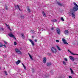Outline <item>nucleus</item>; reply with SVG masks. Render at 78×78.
<instances>
[{
    "label": "nucleus",
    "mask_w": 78,
    "mask_h": 78,
    "mask_svg": "<svg viewBox=\"0 0 78 78\" xmlns=\"http://www.w3.org/2000/svg\"><path fill=\"white\" fill-rule=\"evenodd\" d=\"M68 51H69V53H71V54L72 55V53H72V52H71L69 50H68Z\"/></svg>",
    "instance_id": "nucleus-34"
},
{
    "label": "nucleus",
    "mask_w": 78,
    "mask_h": 78,
    "mask_svg": "<svg viewBox=\"0 0 78 78\" xmlns=\"http://www.w3.org/2000/svg\"><path fill=\"white\" fill-rule=\"evenodd\" d=\"M23 67H24V69L25 70H26V67L25 66H24Z\"/></svg>",
    "instance_id": "nucleus-43"
},
{
    "label": "nucleus",
    "mask_w": 78,
    "mask_h": 78,
    "mask_svg": "<svg viewBox=\"0 0 78 78\" xmlns=\"http://www.w3.org/2000/svg\"><path fill=\"white\" fill-rule=\"evenodd\" d=\"M34 41H35V42H37V40H36V39H35V40H34Z\"/></svg>",
    "instance_id": "nucleus-41"
},
{
    "label": "nucleus",
    "mask_w": 78,
    "mask_h": 78,
    "mask_svg": "<svg viewBox=\"0 0 78 78\" xmlns=\"http://www.w3.org/2000/svg\"><path fill=\"white\" fill-rule=\"evenodd\" d=\"M21 35L23 39H25V35H24L23 34H21Z\"/></svg>",
    "instance_id": "nucleus-13"
},
{
    "label": "nucleus",
    "mask_w": 78,
    "mask_h": 78,
    "mask_svg": "<svg viewBox=\"0 0 78 78\" xmlns=\"http://www.w3.org/2000/svg\"><path fill=\"white\" fill-rule=\"evenodd\" d=\"M64 44H68V43H67V42L66 41H64V42H63Z\"/></svg>",
    "instance_id": "nucleus-32"
},
{
    "label": "nucleus",
    "mask_w": 78,
    "mask_h": 78,
    "mask_svg": "<svg viewBox=\"0 0 78 78\" xmlns=\"http://www.w3.org/2000/svg\"><path fill=\"white\" fill-rule=\"evenodd\" d=\"M4 42L5 44H8V42H7L5 41H4Z\"/></svg>",
    "instance_id": "nucleus-30"
},
{
    "label": "nucleus",
    "mask_w": 78,
    "mask_h": 78,
    "mask_svg": "<svg viewBox=\"0 0 78 78\" xmlns=\"http://www.w3.org/2000/svg\"><path fill=\"white\" fill-rule=\"evenodd\" d=\"M2 69V68L1 67H0V69Z\"/></svg>",
    "instance_id": "nucleus-52"
},
{
    "label": "nucleus",
    "mask_w": 78,
    "mask_h": 78,
    "mask_svg": "<svg viewBox=\"0 0 78 78\" xmlns=\"http://www.w3.org/2000/svg\"><path fill=\"white\" fill-rule=\"evenodd\" d=\"M46 61H47V58H46L45 57H44V60L43 61V63H44V64L46 63Z\"/></svg>",
    "instance_id": "nucleus-11"
},
{
    "label": "nucleus",
    "mask_w": 78,
    "mask_h": 78,
    "mask_svg": "<svg viewBox=\"0 0 78 78\" xmlns=\"http://www.w3.org/2000/svg\"><path fill=\"white\" fill-rule=\"evenodd\" d=\"M57 5H58L59 6H63V7H64V5H62L61 3H60L59 2H57Z\"/></svg>",
    "instance_id": "nucleus-5"
},
{
    "label": "nucleus",
    "mask_w": 78,
    "mask_h": 78,
    "mask_svg": "<svg viewBox=\"0 0 78 78\" xmlns=\"http://www.w3.org/2000/svg\"><path fill=\"white\" fill-rule=\"evenodd\" d=\"M57 47L58 48V50H59L60 51H61V49L58 46H57Z\"/></svg>",
    "instance_id": "nucleus-27"
},
{
    "label": "nucleus",
    "mask_w": 78,
    "mask_h": 78,
    "mask_svg": "<svg viewBox=\"0 0 78 78\" xmlns=\"http://www.w3.org/2000/svg\"><path fill=\"white\" fill-rule=\"evenodd\" d=\"M20 17L21 19H24V16H23V15H21Z\"/></svg>",
    "instance_id": "nucleus-21"
},
{
    "label": "nucleus",
    "mask_w": 78,
    "mask_h": 78,
    "mask_svg": "<svg viewBox=\"0 0 78 78\" xmlns=\"http://www.w3.org/2000/svg\"><path fill=\"white\" fill-rule=\"evenodd\" d=\"M51 30H54V28H53V27H52V28H51Z\"/></svg>",
    "instance_id": "nucleus-40"
},
{
    "label": "nucleus",
    "mask_w": 78,
    "mask_h": 78,
    "mask_svg": "<svg viewBox=\"0 0 78 78\" xmlns=\"http://www.w3.org/2000/svg\"><path fill=\"white\" fill-rule=\"evenodd\" d=\"M3 46V44H2V43H0V47L2 48Z\"/></svg>",
    "instance_id": "nucleus-22"
},
{
    "label": "nucleus",
    "mask_w": 78,
    "mask_h": 78,
    "mask_svg": "<svg viewBox=\"0 0 78 78\" xmlns=\"http://www.w3.org/2000/svg\"><path fill=\"white\" fill-rule=\"evenodd\" d=\"M32 38H34V36H32Z\"/></svg>",
    "instance_id": "nucleus-47"
},
{
    "label": "nucleus",
    "mask_w": 78,
    "mask_h": 78,
    "mask_svg": "<svg viewBox=\"0 0 78 78\" xmlns=\"http://www.w3.org/2000/svg\"><path fill=\"white\" fill-rule=\"evenodd\" d=\"M62 41L64 42L66 41V40L65 39H64V38H62Z\"/></svg>",
    "instance_id": "nucleus-33"
},
{
    "label": "nucleus",
    "mask_w": 78,
    "mask_h": 78,
    "mask_svg": "<svg viewBox=\"0 0 78 78\" xmlns=\"http://www.w3.org/2000/svg\"><path fill=\"white\" fill-rule=\"evenodd\" d=\"M70 70H71V71H72V68H70Z\"/></svg>",
    "instance_id": "nucleus-48"
},
{
    "label": "nucleus",
    "mask_w": 78,
    "mask_h": 78,
    "mask_svg": "<svg viewBox=\"0 0 78 78\" xmlns=\"http://www.w3.org/2000/svg\"><path fill=\"white\" fill-rule=\"evenodd\" d=\"M32 70H33V72H34V71H33V70H34V69H32Z\"/></svg>",
    "instance_id": "nucleus-50"
},
{
    "label": "nucleus",
    "mask_w": 78,
    "mask_h": 78,
    "mask_svg": "<svg viewBox=\"0 0 78 78\" xmlns=\"http://www.w3.org/2000/svg\"><path fill=\"white\" fill-rule=\"evenodd\" d=\"M4 72L5 73V75H8V73H7L6 71H4Z\"/></svg>",
    "instance_id": "nucleus-24"
},
{
    "label": "nucleus",
    "mask_w": 78,
    "mask_h": 78,
    "mask_svg": "<svg viewBox=\"0 0 78 78\" xmlns=\"http://www.w3.org/2000/svg\"><path fill=\"white\" fill-rule=\"evenodd\" d=\"M8 28L9 30L10 31H12L11 29L10 28V27H8Z\"/></svg>",
    "instance_id": "nucleus-39"
},
{
    "label": "nucleus",
    "mask_w": 78,
    "mask_h": 78,
    "mask_svg": "<svg viewBox=\"0 0 78 78\" xmlns=\"http://www.w3.org/2000/svg\"><path fill=\"white\" fill-rule=\"evenodd\" d=\"M57 21H58L57 20L55 19L52 20H51V21H52V22H57Z\"/></svg>",
    "instance_id": "nucleus-17"
},
{
    "label": "nucleus",
    "mask_w": 78,
    "mask_h": 78,
    "mask_svg": "<svg viewBox=\"0 0 78 78\" xmlns=\"http://www.w3.org/2000/svg\"><path fill=\"white\" fill-rule=\"evenodd\" d=\"M29 55L31 60H33V57H32V56H31V55L30 54H29Z\"/></svg>",
    "instance_id": "nucleus-19"
},
{
    "label": "nucleus",
    "mask_w": 78,
    "mask_h": 78,
    "mask_svg": "<svg viewBox=\"0 0 78 78\" xmlns=\"http://www.w3.org/2000/svg\"><path fill=\"white\" fill-rule=\"evenodd\" d=\"M74 59L76 60V61L74 62L75 64H77L78 63V58H74Z\"/></svg>",
    "instance_id": "nucleus-6"
},
{
    "label": "nucleus",
    "mask_w": 78,
    "mask_h": 78,
    "mask_svg": "<svg viewBox=\"0 0 78 78\" xmlns=\"http://www.w3.org/2000/svg\"><path fill=\"white\" fill-rule=\"evenodd\" d=\"M63 63V64L64 65H65V66H66V62H65L64 61H62Z\"/></svg>",
    "instance_id": "nucleus-23"
},
{
    "label": "nucleus",
    "mask_w": 78,
    "mask_h": 78,
    "mask_svg": "<svg viewBox=\"0 0 78 78\" xmlns=\"http://www.w3.org/2000/svg\"><path fill=\"white\" fill-rule=\"evenodd\" d=\"M42 14H43V15L44 17H46V14H45V13L44 12L42 11Z\"/></svg>",
    "instance_id": "nucleus-12"
},
{
    "label": "nucleus",
    "mask_w": 78,
    "mask_h": 78,
    "mask_svg": "<svg viewBox=\"0 0 78 78\" xmlns=\"http://www.w3.org/2000/svg\"><path fill=\"white\" fill-rule=\"evenodd\" d=\"M56 42L58 43L59 42V40H56Z\"/></svg>",
    "instance_id": "nucleus-37"
},
{
    "label": "nucleus",
    "mask_w": 78,
    "mask_h": 78,
    "mask_svg": "<svg viewBox=\"0 0 78 78\" xmlns=\"http://www.w3.org/2000/svg\"><path fill=\"white\" fill-rule=\"evenodd\" d=\"M56 30L58 34H60L61 30H60V29L59 28H57Z\"/></svg>",
    "instance_id": "nucleus-4"
},
{
    "label": "nucleus",
    "mask_w": 78,
    "mask_h": 78,
    "mask_svg": "<svg viewBox=\"0 0 78 78\" xmlns=\"http://www.w3.org/2000/svg\"><path fill=\"white\" fill-rule=\"evenodd\" d=\"M64 33L66 34V35H67L68 33H69V31L67 30H65V31L64 32Z\"/></svg>",
    "instance_id": "nucleus-10"
},
{
    "label": "nucleus",
    "mask_w": 78,
    "mask_h": 78,
    "mask_svg": "<svg viewBox=\"0 0 78 78\" xmlns=\"http://www.w3.org/2000/svg\"><path fill=\"white\" fill-rule=\"evenodd\" d=\"M9 36L11 37H14V35L12 34H9Z\"/></svg>",
    "instance_id": "nucleus-9"
},
{
    "label": "nucleus",
    "mask_w": 78,
    "mask_h": 78,
    "mask_svg": "<svg viewBox=\"0 0 78 78\" xmlns=\"http://www.w3.org/2000/svg\"><path fill=\"white\" fill-rule=\"evenodd\" d=\"M31 31H32V34H34V33H35V32L34 31V30H31Z\"/></svg>",
    "instance_id": "nucleus-25"
},
{
    "label": "nucleus",
    "mask_w": 78,
    "mask_h": 78,
    "mask_svg": "<svg viewBox=\"0 0 78 78\" xmlns=\"http://www.w3.org/2000/svg\"><path fill=\"white\" fill-rule=\"evenodd\" d=\"M71 71V73H72L73 75L74 73H73V70Z\"/></svg>",
    "instance_id": "nucleus-35"
},
{
    "label": "nucleus",
    "mask_w": 78,
    "mask_h": 78,
    "mask_svg": "<svg viewBox=\"0 0 78 78\" xmlns=\"http://www.w3.org/2000/svg\"><path fill=\"white\" fill-rule=\"evenodd\" d=\"M20 62V60H18V61L16 62V64L17 65H18Z\"/></svg>",
    "instance_id": "nucleus-15"
},
{
    "label": "nucleus",
    "mask_w": 78,
    "mask_h": 78,
    "mask_svg": "<svg viewBox=\"0 0 78 78\" xmlns=\"http://www.w3.org/2000/svg\"><path fill=\"white\" fill-rule=\"evenodd\" d=\"M15 51L17 53L20 54V55H22V52H21L20 51V50H19L18 49L16 48Z\"/></svg>",
    "instance_id": "nucleus-3"
},
{
    "label": "nucleus",
    "mask_w": 78,
    "mask_h": 78,
    "mask_svg": "<svg viewBox=\"0 0 78 78\" xmlns=\"http://www.w3.org/2000/svg\"><path fill=\"white\" fill-rule=\"evenodd\" d=\"M73 4H74L75 6L77 7H78V5L76 4L75 2H73Z\"/></svg>",
    "instance_id": "nucleus-20"
},
{
    "label": "nucleus",
    "mask_w": 78,
    "mask_h": 78,
    "mask_svg": "<svg viewBox=\"0 0 78 78\" xmlns=\"http://www.w3.org/2000/svg\"><path fill=\"white\" fill-rule=\"evenodd\" d=\"M61 20H62L63 22H64V19L63 17H62L61 18Z\"/></svg>",
    "instance_id": "nucleus-28"
},
{
    "label": "nucleus",
    "mask_w": 78,
    "mask_h": 78,
    "mask_svg": "<svg viewBox=\"0 0 78 78\" xmlns=\"http://www.w3.org/2000/svg\"><path fill=\"white\" fill-rule=\"evenodd\" d=\"M69 58L70 59H71V61H74V60L75 59V58H74V57L73 56H69Z\"/></svg>",
    "instance_id": "nucleus-7"
},
{
    "label": "nucleus",
    "mask_w": 78,
    "mask_h": 78,
    "mask_svg": "<svg viewBox=\"0 0 78 78\" xmlns=\"http://www.w3.org/2000/svg\"><path fill=\"white\" fill-rule=\"evenodd\" d=\"M14 6H15V8H17V7L16 6V5H14Z\"/></svg>",
    "instance_id": "nucleus-46"
},
{
    "label": "nucleus",
    "mask_w": 78,
    "mask_h": 78,
    "mask_svg": "<svg viewBox=\"0 0 78 78\" xmlns=\"http://www.w3.org/2000/svg\"><path fill=\"white\" fill-rule=\"evenodd\" d=\"M5 56L6 55H3V56H4V57H5Z\"/></svg>",
    "instance_id": "nucleus-51"
},
{
    "label": "nucleus",
    "mask_w": 78,
    "mask_h": 78,
    "mask_svg": "<svg viewBox=\"0 0 78 78\" xmlns=\"http://www.w3.org/2000/svg\"><path fill=\"white\" fill-rule=\"evenodd\" d=\"M29 41L30 42H31L32 45L33 46H34V42H33V41H32L31 40V39H29Z\"/></svg>",
    "instance_id": "nucleus-8"
},
{
    "label": "nucleus",
    "mask_w": 78,
    "mask_h": 78,
    "mask_svg": "<svg viewBox=\"0 0 78 78\" xmlns=\"http://www.w3.org/2000/svg\"><path fill=\"white\" fill-rule=\"evenodd\" d=\"M14 45H17V42L16 41H15L14 43Z\"/></svg>",
    "instance_id": "nucleus-29"
},
{
    "label": "nucleus",
    "mask_w": 78,
    "mask_h": 78,
    "mask_svg": "<svg viewBox=\"0 0 78 78\" xmlns=\"http://www.w3.org/2000/svg\"><path fill=\"white\" fill-rule=\"evenodd\" d=\"M5 25H6V26L7 27H8V25H7V24L5 23Z\"/></svg>",
    "instance_id": "nucleus-44"
},
{
    "label": "nucleus",
    "mask_w": 78,
    "mask_h": 78,
    "mask_svg": "<svg viewBox=\"0 0 78 78\" xmlns=\"http://www.w3.org/2000/svg\"><path fill=\"white\" fill-rule=\"evenodd\" d=\"M51 51L52 53H56V52H57V51H56V49L54 47H52L51 48Z\"/></svg>",
    "instance_id": "nucleus-2"
},
{
    "label": "nucleus",
    "mask_w": 78,
    "mask_h": 78,
    "mask_svg": "<svg viewBox=\"0 0 78 78\" xmlns=\"http://www.w3.org/2000/svg\"><path fill=\"white\" fill-rule=\"evenodd\" d=\"M78 10V7L74 6L73 9H70V12H69L68 14L69 16L72 15V17L73 19H75V12L77 11Z\"/></svg>",
    "instance_id": "nucleus-1"
},
{
    "label": "nucleus",
    "mask_w": 78,
    "mask_h": 78,
    "mask_svg": "<svg viewBox=\"0 0 78 78\" xmlns=\"http://www.w3.org/2000/svg\"><path fill=\"white\" fill-rule=\"evenodd\" d=\"M17 7H18V8L19 11H21V10H20V8H19V6L18 5H16Z\"/></svg>",
    "instance_id": "nucleus-26"
},
{
    "label": "nucleus",
    "mask_w": 78,
    "mask_h": 78,
    "mask_svg": "<svg viewBox=\"0 0 78 78\" xmlns=\"http://www.w3.org/2000/svg\"><path fill=\"white\" fill-rule=\"evenodd\" d=\"M47 55H48V56H50V55H51V53H49L48 52L47 53Z\"/></svg>",
    "instance_id": "nucleus-31"
},
{
    "label": "nucleus",
    "mask_w": 78,
    "mask_h": 78,
    "mask_svg": "<svg viewBox=\"0 0 78 78\" xmlns=\"http://www.w3.org/2000/svg\"><path fill=\"white\" fill-rule=\"evenodd\" d=\"M27 11H28V12H31V10L30 9L29 7H28Z\"/></svg>",
    "instance_id": "nucleus-18"
},
{
    "label": "nucleus",
    "mask_w": 78,
    "mask_h": 78,
    "mask_svg": "<svg viewBox=\"0 0 78 78\" xmlns=\"http://www.w3.org/2000/svg\"><path fill=\"white\" fill-rule=\"evenodd\" d=\"M4 30V29L2 27H0V31H3Z\"/></svg>",
    "instance_id": "nucleus-16"
},
{
    "label": "nucleus",
    "mask_w": 78,
    "mask_h": 78,
    "mask_svg": "<svg viewBox=\"0 0 78 78\" xmlns=\"http://www.w3.org/2000/svg\"><path fill=\"white\" fill-rule=\"evenodd\" d=\"M5 9L6 10H8V7L6 6H5Z\"/></svg>",
    "instance_id": "nucleus-36"
},
{
    "label": "nucleus",
    "mask_w": 78,
    "mask_h": 78,
    "mask_svg": "<svg viewBox=\"0 0 78 78\" xmlns=\"http://www.w3.org/2000/svg\"><path fill=\"white\" fill-rule=\"evenodd\" d=\"M64 60L66 61L67 62L68 61L67 58H64Z\"/></svg>",
    "instance_id": "nucleus-38"
},
{
    "label": "nucleus",
    "mask_w": 78,
    "mask_h": 78,
    "mask_svg": "<svg viewBox=\"0 0 78 78\" xmlns=\"http://www.w3.org/2000/svg\"><path fill=\"white\" fill-rule=\"evenodd\" d=\"M3 46H4V47H5V48H6V45L5 44L3 45Z\"/></svg>",
    "instance_id": "nucleus-42"
},
{
    "label": "nucleus",
    "mask_w": 78,
    "mask_h": 78,
    "mask_svg": "<svg viewBox=\"0 0 78 78\" xmlns=\"http://www.w3.org/2000/svg\"><path fill=\"white\" fill-rule=\"evenodd\" d=\"M22 65H23V67H24L25 66V65L23 63H22Z\"/></svg>",
    "instance_id": "nucleus-49"
},
{
    "label": "nucleus",
    "mask_w": 78,
    "mask_h": 78,
    "mask_svg": "<svg viewBox=\"0 0 78 78\" xmlns=\"http://www.w3.org/2000/svg\"><path fill=\"white\" fill-rule=\"evenodd\" d=\"M4 58H5V57Z\"/></svg>",
    "instance_id": "nucleus-53"
},
{
    "label": "nucleus",
    "mask_w": 78,
    "mask_h": 78,
    "mask_svg": "<svg viewBox=\"0 0 78 78\" xmlns=\"http://www.w3.org/2000/svg\"><path fill=\"white\" fill-rule=\"evenodd\" d=\"M51 65V63L50 62H48L47 63V66H50Z\"/></svg>",
    "instance_id": "nucleus-14"
},
{
    "label": "nucleus",
    "mask_w": 78,
    "mask_h": 78,
    "mask_svg": "<svg viewBox=\"0 0 78 78\" xmlns=\"http://www.w3.org/2000/svg\"><path fill=\"white\" fill-rule=\"evenodd\" d=\"M69 78H72V77L71 76H69Z\"/></svg>",
    "instance_id": "nucleus-45"
}]
</instances>
